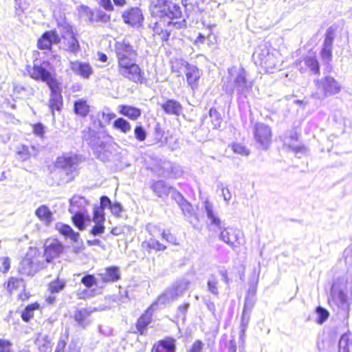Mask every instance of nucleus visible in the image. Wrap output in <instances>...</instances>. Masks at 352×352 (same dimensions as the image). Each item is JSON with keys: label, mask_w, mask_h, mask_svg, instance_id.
<instances>
[{"label": "nucleus", "mask_w": 352, "mask_h": 352, "mask_svg": "<svg viewBox=\"0 0 352 352\" xmlns=\"http://www.w3.org/2000/svg\"><path fill=\"white\" fill-rule=\"evenodd\" d=\"M142 246L146 250L150 251L155 250L157 251H161L166 250V247L163 244L160 243L158 241L154 239H150L147 241H144L142 243Z\"/></svg>", "instance_id": "42"}, {"label": "nucleus", "mask_w": 352, "mask_h": 352, "mask_svg": "<svg viewBox=\"0 0 352 352\" xmlns=\"http://www.w3.org/2000/svg\"><path fill=\"white\" fill-rule=\"evenodd\" d=\"M36 215L46 224H49L52 220V213L46 206H41L36 209Z\"/></svg>", "instance_id": "35"}, {"label": "nucleus", "mask_w": 352, "mask_h": 352, "mask_svg": "<svg viewBox=\"0 0 352 352\" xmlns=\"http://www.w3.org/2000/svg\"><path fill=\"white\" fill-rule=\"evenodd\" d=\"M188 17L189 14L187 12V11H186L185 16L183 18L182 20L177 21H173V20L166 21L170 34L174 30H181L187 28V19Z\"/></svg>", "instance_id": "36"}, {"label": "nucleus", "mask_w": 352, "mask_h": 352, "mask_svg": "<svg viewBox=\"0 0 352 352\" xmlns=\"http://www.w3.org/2000/svg\"><path fill=\"white\" fill-rule=\"evenodd\" d=\"M110 209L111 212L117 216H119L120 212L122 211V205L118 202H115L114 204H111Z\"/></svg>", "instance_id": "63"}, {"label": "nucleus", "mask_w": 352, "mask_h": 352, "mask_svg": "<svg viewBox=\"0 0 352 352\" xmlns=\"http://www.w3.org/2000/svg\"><path fill=\"white\" fill-rule=\"evenodd\" d=\"M91 312V310L85 308L76 310L74 312V318L75 321L78 322V326L82 328H85L90 324L91 320H89V316Z\"/></svg>", "instance_id": "30"}, {"label": "nucleus", "mask_w": 352, "mask_h": 352, "mask_svg": "<svg viewBox=\"0 0 352 352\" xmlns=\"http://www.w3.org/2000/svg\"><path fill=\"white\" fill-rule=\"evenodd\" d=\"M113 126L115 129L123 133H127L131 130V124L123 118H119L115 120L113 123Z\"/></svg>", "instance_id": "40"}, {"label": "nucleus", "mask_w": 352, "mask_h": 352, "mask_svg": "<svg viewBox=\"0 0 352 352\" xmlns=\"http://www.w3.org/2000/svg\"><path fill=\"white\" fill-rule=\"evenodd\" d=\"M119 113L131 120H137L142 114L140 109L130 105H119Z\"/></svg>", "instance_id": "31"}, {"label": "nucleus", "mask_w": 352, "mask_h": 352, "mask_svg": "<svg viewBox=\"0 0 352 352\" xmlns=\"http://www.w3.org/2000/svg\"><path fill=\"white\" fill-rule=\"evenodd\" d=\"M165 15L168 18L167 21L180 19L182 16V11L181 7L173 3L167 5L166 10H164Z\"/></svg>", "instance_id": "33"}, {"label": "nucleus", "mask_w": 352, "mask_h": 352, "mask_svg": "<svg viewBox=\"0 0 352 352\" xmlns=\"http://www.w3.org/2000/svg\"><path fill=\"white\" fill-rule=\"evenodd\" d=\"M153 311L151 308L147 309L138 318L136 322L138 332L143 335L148 325L151 322Z\"/></svg>", "instance_id": "27"}, {"label": "nucleus", "mask_w": 352, "mask_h": 352, "mask_svg": "<svg viewBox=\"0 0 352 352\" xmlns=\"http://www.w3.org/2000/svg\"><path fill=\"white\" fill-rule=\"evenodd\" d=\"M152 352H176V340L166 337L153 345Z\"/></svg>", "instance_id": "23"}, {"label": "nucleus", "mask_w": 352, "mask_h": 352, "mask_svg": "<svg viewBox=\"0 0 352 352\" xmlns=\"http://www.w3.org/2000/svg\"><path fill=\"white\" fill-rule=\"evenodd\" d=\"M328 301L330 306L338 309L340 319L343 322H347L349 317L350 303L347 294L340 289L336 283H333L331 286Z\"/></svg>", "instance_id": "4"}, {"label": "nucleus", "mask_w": 352, "mask_h": 352, "mask_svg": "<svg viewBox=\"0 0 352 352\" xmlns=\"http://www.w3.org/2000/svg\"><path fill=\"white\" fill-rule=\"evenodd\" d=\"M55 228L60 234L64 236L65 238L70 239V240H72L73 242L77 243L73 247L74 252L75 253H78L81 251L82 248L80 244L82 245V242L80 241V243H79L78 241L80 237L78 232H74L72 227L69 225L60 222L57 223Z\"/></svg>", "instance_id": "17"}, {"label": "nucleus", "mask_w": 352, "mask_h": 352, "mask_svg": "<svg viewBox=\"0 0 352 352\" xmlns=\"http://www.w3.org/2000/svg\"><path fill=\"white\" fill-rule=\"evenodd\" d=\"M42 267L43 262L39 250L36 248H30L20 263L19 272L33 276Z\"/></svg>", "instance_id": "5"}, {"label": "nucleus", "mask_w": 352, "mask_h": 352, "mask_svg": "<svg viewBox=\"0 0 352 352\" xmlns=\"http://www.w3.org/2000/svg\"><path fill=\"white\" fill-rule=\"evenodd\" d=\"M65 285L66 282L65 280L57 278L49 284L48 290L51 294L58 293L65 287Z\"/></svg>", "instance_id": "45"}, {"label": "nucleus", "mask_w": 352, "mask_h": 352, "mask_svg": "<svg viewBox=\"0 0 352 352\" xmlns=\"http://www.w3.org/2000/svg\"><path fill=\"white\" fill-rule=\"evenodd\" d=\"M95 225L90 230V234L93 236H100L104 233L105 228L103 225L104 222H94Z\"/></svg>", "instance_id": "53"}, {"label": "nucleus", "mask_w": 352, "mask_h": 352, "mask_svg": "<svg viewBox=\"0 0 352 352\" xmlns=\"http://www.w3.org/2000/svg\"><path fill=\"white\" fill-rule=\"evenodd\" d=\"M204 210L206 213L207 218L210 222V225L214 226L218 230H221V221L213 211L212 204L206 201L204 204Z\"/></svg>", "instance_id": "32"}, {"label": "nucleus", "mask_w": 352, "mask_h": 352, "mask_svg": "<svg viewBox=\"0 0 352 352\" xmlns=\"http://www.w3.org/2000/svg\"><path fill=\"white\" fill-rule=\"evenodd\" d=\"M179 208L182 210L184 215L186 218L192 223L190 219L192 218L195 215V212L192 208V205L186 200L182 205L179 206Z\"/></svg>", "instance_id": "47"}, {"label": "nucleus", "mask_w": 352, "mask_h": 352, "mask_svg": "<svg viewBox=\"0 0 352 352\" xmlns=\"http://www.w3.org/2000/svg\"><path fill=\"white\" fill-rule=\"evenodd\" d=\"M254 139L258 148L267 150L272 144V132L271 128L262 122H256L253 128Z\"/></svg>", "instance_id": "7"}, {"label": "nucleus", "mask_w": 352, "mask_h": 352, "mask_svg": "<svg viewBox=\"0 0 352 352\" xmlns=\"http://www.w3.org/2000/svg\"><path fill=\"white\" fill-rule=\"evenodd\" d=\"M335 37L336 29L331 26L325 32L324 39L320 51V56L322 61L328 65L332 60V49Z\"/></svg>", "instance_id": "13"}, {"label": "nucleus", "mask_w": 352, "mask_h": 352, "mask_svg": "<svg viewBox=\"0 0 352 352\" xmlns=\"http://www.w3.org/2000/svg\"><path fill=\"white\" fill-rule=\"evenodd\" d=\"M209 116L211 119V122L213 124L214 129L220 127L221 123V114L217 111L215 108H211L209 111Z\"/></svg>", "instance_id": "48"}, {"label": "nucleus", "mask_w": 352, "mask_h": 352, "mask_svg": "<svg viewBox=\"0 0 352 352\" xmlns=\"http://www.w3.org/2000/svg\"><path fill=\"white\" fill-rule=\"evenodd\" d=\"M248 304L245 306H243V313L241 319V327H248L250 318V312L248 311Z\"/></svg>", "instance_id": "56"}, {"label": "nucleus", "mask_w": 352, "mask_h": 352, "mask_svg": "<svg viewBox=\"0 0 352 352\" xmlns=\"http://www.w3.org/2000/svg\"><path fill=\"white\" fill-rule=\"evenodd\" d=\"M10 268V258L9 257L0 258V272L6 273Z\"/></svg>", "instance_id": "57"}, {"label": "nucleus", "mask_w": 352, "mask_h": 352, "mask_svg": "<svg viewBox=\"0 0 352 352\" xmlns=\"http://www.w3.org/2000/svg\"><path fill=\"white\" fill-rule=\"evenodd\" d=\"M63 38L67 41V50L72 53H76L80 50V45L78 39L74 34L71 28H67L66 34Z\"/></svg>", "instance_id": "28"}, {"label": "nucleus", "mask_w": 352, "mask_h": 352, "mask_svg": "<svg viewBox=\"0 0 352 352\" xmlns=\"http://www.w3.org/2000/svg\"><path fill=\"white\" fill-rule=\"evenodd\" d=\"M50 90V99L48 101V107L53 117L54 112L60 111L63 105V99L62 96V89L60 82L49 87Z\"/></svg>", "instance_id": "14"}, {"label": "nucleus", "mask_w": 352, "mask_h": 352, "mask_svg": "<svg viewBox=\"0 0 352 352\" xmlns=\"http://www.w3.org/2000/svg\"><path fill=\"white\" fill-rule=\"evenodd\" d=\"M82 162V156L76 153H69L57 157L55 166L61 170L60 180L63 183H69L78 175L79 166Z\"/></svg>", "instance_id": "3"}, {"label": "nucleus", "mask_w": 352, "mask_h": 352, "mask_svg": "<svg viewBox=\"0 0 352 352\" xmlns=\"http://www.w3.org/2000/svg\"><path fill=\"white\" fill-rule=\"evenodd\" d=\"M185 74L188 85L192 90L198 87L199 80L201 76V71L195 65H190L188 63L185 65Z\"/></svg>", "instance_id": "21"}, {"label": "nucleus", "mask_w": 352, "mask_h": 352, "mask_svg": "<svg viewBox=\"0 0 352 352\" xmlns=\"http://www.w3.org/2000/svg\"><path fill=\"white\" fill-rule=\"evenodd\" d=\"M314 82L318 90L322 94V98L336 95L342 89L341 84L329 75L317 79Z\"/></svg>", "instance_id": "9"}, {"label": "nucleus", "mask_w": 352, "mask_h": 352, "mask_svg": "<svg viewBox=\"0 0 352 352\" xmlns=\"http://www.w3.org/2000/svg\"><path fill=\"white\" fill-rule=\"evenodd\" d=\"M97 276L102 286L107 283L117 282L121 278L119 267L114 265L100 270V272L97 273Z\"/></svg>", "instance_id": "19"}, {"label": "nucleus", "mask_w": 352, "mask_h": 352, "mask_svg": "<svg viewBox=\"0 0 352 352\" xmlns=\"http://www.w3.org/2000/svg\"><path fill=\"white\" fill-rule=\"evenodd\" d=\"M83 141L92 149L96 158L108 162L111 157L110 147L113 138L104 131H96L88 127L82 131Z\"/></svg>", "instance_id": "1"}, {"label": "nucleus", "mask_w": 352, "mask_h": 352, "mask_svg": "<svg viewBox=\"0 0 352 352\" xmlns=\"http://www.w3.org/2000/svg\"><path fill=\"white\" fill-rule=\"evenodd\" d=\"M241 234L240 230L227 227L221 231L219 239L231 247L233 250H236L242 245L240 241Z\"/></svg>", "instance_id": "15"}, {"label": "nucleus", "mask_w": 352, "mask_h": 352, "mask_svg": "<svg viewBox=\"0 0 352 352\" xmlns=\"http://www.w3.org/2000/svg\"><path fill=\"white\" fill-rule=\"evenodd\" d=\"M134 136L137 140L143 142L146 140L147 133L142 126H136L134 129Z\"/></svg>", "instance_id": "51"}, {"label": "nucleus", "mask_w": 352, "mask_h": 352, "mask_svg": "<svg viewBox=\"0 0 352 352\" xmlns=\"http://www.w3.org/2000/svg\"><path fill=\"white\" fill-rule=\"evenodd\" d=\"M162 239L171 244H177L176 237L168 230H164L162 233Z\"/></svg>", "instance_id": "58"}, {"label": "nucleus", "mask_w": 352, "mask_h": 352, "mask_svg": "<svg viewBox=\"0 0 352 352\" xmlns=\"http://www.w3.org/2000/svg\"><path fill=\"white\" fill-rule=\"evenodd\" d=\"M22 283H23L22 279L15 278V277H12L9 279V280L8 282L7 289L10 292H11L13 289L19 288L22 285Z\"/></svg>", "instance_id": "55"}, {"label": "nucleus", "mask_w": 352, "mask_h": 352, "mask_svg": "<svg viewBox=\"0 0 352 352\" xmlns=\"http://www.w3.org/2000/svg\"><path fill=\"white\" fill-rule=\"evenodd\" d=\"M173 192L172 195V198L177 203L179 206L182 205L184 202L186 201V199H184L183 195L178 191L175 190L173 188Z\"/></svg>", "instance_id": "62"}, {"label": "nucleus", "mask_w": 352, "mask_h": 352, "mask_svg": "<svg viewBox=\"0 0 352 352\" xmlns=\"http://www.w3.org/2000/svg\"><path fill=\"white\" fill-rule=\"evenodd\" d=\"M316 313L318 316L316 322H317V323H318L320 324H322V323H324L328 319V318L329 316V311L326 309H324L320 306H319L316 308Z\"/></svg>", "instance_id": "49"}, {"label": "nucleus", "mask_w": 352, "mask_h": 352, "mask_svg": "<svg viewBox=\"0 0 352 352\" xmlns=\"http://www.w3.org/2000/svg\"><path fill=\"white\" fill-rule=\"evenodd\" d=\"M79 14L85 21L91 24H105L110 21L111 16L100 9H91L82 5L79 8Z\"/></svg>", "instance_id": "11"}, {"label": "nucleus", "mask_w": 352, "mask_h": 352, "mask_svg": "<svg viewBox=\"0 0 352 352\" xmlns=\"http://www.w3.org/2000/svg\"><path fill=\"white\" fill-rule=\"evenodd\" d=\"M85 215L82 212H75L72 217V221L75 226H76L80 230H82L85 228Z\"/></svg>", "instance_id": "46"}, {"label": "nucleus", "mask_w": 352, "mask_h": 352, "mask_svg": "<svg viewBox=\"0 0 352 352\" xmlns=\"http://www.w3.org/2000/svg\"><path fill=\"white\" fill-rule=\"evenodd\" d=\"M46 63L41 65L34 64L32 68L28 69L30 76L36 80L45 82L48 87L56 85L59 82L52 76V73L46 68Z\"/></svg>", "instance_id": "12"}, {"label": "nucleus", "mask_w": 352, "mask_h": 352, "mask_svg": "<svg viewBox=\"0 0 352 352\" xmlns=\"http://www.w3.org/2000/svg\"><path fill=\"white\" fill-rule=\"evenodd\" d=\"M151 188L155 195L160 198L167 197L170 191L173 190V188L167 186L163 180L154 182L151 186Z\"/></svg>", "instance_id": "29"}, {"label": "nucleus", "mask_w": 352, "mask_h": 352, "mask_svg": "<svg viewBox=\"0 0 352 352\" xmlns=\"http://www.w3.org/2000/svg\"><path fill=\"white\" fill-rule=\"evenodd\" d=\"M162 109L168 115L179 116L183 111L182 105L176 100L168 99L162 105Z\"/></svg>", "instance_id": "25"}, {"label": "nucleus", "mask_w": 352, "mask_h": 352, "mask_svg": "<svg viewBox=\"0 0 352 352\" xmlns=\"http://www.w3.org/2000/svg\"><path fill=\"white\" fill-rule=\"evenodd\" d=\"M190 283L183 279L175 282L170 287L166 289L164 292L158 297L160 304H166L177 300L187 290Z\"/></svg>", "instance_id": "10"}, {"label": "nucleus", "mask_w": 352, "mask_h": 352, "mask_svg": "<svg viewBox=\"0 0 352 352\" xmlns=\"http://www.w3.org/2000/svg\"><path fill=\"white\" fill-rule=\"evenodd\" d=\"M298 138L297 133L292 131L288 138H285L284 144L294 152L296 155L305 154L307 152V148L304 145L297 143Z\"/></svg>", "instance_id": "24"}, {"label": "nucleus", "mask_w": 352, "mask_h": 352, "mask_svg": "<svg viewBox=\"0 0 352 352\" xmlns=\"http://www.w3.org/2000/svg\"><path fill=\"white\" fill-rule=\"evenodd\" d=\"M122 18L124 23L132 27H139L144 21L142 10L137 7H132L123 11Z\"/></svg>", "instance_id": "16"}, {"label": "nucleus", "mask_w": 352, "mask_h": 352, "mask_svg": "<svg viewBox=\"0 0 352 352\" xmlns=\"http://www.w3.org/2000/svg\"><path fill=\"white\" fill-rule=\"evenodd\" d=\"M232 148V151L235 153L240 154L243 156H248L250 154V151L248 148H246L245 146L240 143L233 144Z\"/></svg>", "instance_id": "52"}, {"label": "nucleus", "mask_w": 352, "mask_h": 352, "mask_svg": "<svg viewBox=\"0 0 352 352\" xmlns=\"http://www.w3.org/2000/svg\"><path fill=\"white\" fill-rule=\"evenodd\" d=\"M61 39L55 30L45 32L38 40L37 47L41 50H51L52 45L58 44Z\"/></svg>", "instance_id": "18"}, {"label": "nucleus", "mask_w": 352, "mask_h": 352, "mask_svg": "<svg viewBox=\"0 0 352 352\" xmlns=\"http://www.w3.org/2000/svg\"><path fill=\"white\" fill-rule=\"evenodd\" d=\"M190 307V303L185 302L182 305L178 306L176 312V316L177 318H182L184 321L186 318V313L188 311V308Z\"/></svg>", "instance_id": "50"}, {"label": "nucleus", "mask_w": 352, "mask_h": 352, "mask_svg": "<svg viewBox=\"0 0 352 352\" xmlns=\"http://www.w3.org/2000/svg\"><path fill=\"white\" fill-rule=\"evenodd\" d=\"M116 118V114L113 113H109L102 111L98 113V124L102 129L104 128L107 125L109 124L111 121Z\"/></svg>", "instance_id": "41"}, {"label": "nucleus", "mask_w": 352, "mask_h": 352, "mask_svg": "<svg viewBox=\"0 0 352 352\" xmlns=\"http://www.w3.org/2000/svg\"><path fill=\"white\" fill-rule=\"evenodd\" d=\"M62 243L56 239H48L45 243V255L46 261L50 262L52 259L58 257L63 252Z\"/></svg>", "instance_id": "20"}, {"label": "nucleus", "mask_w": 352, "mask_h": 352, "mask_svg": "<svg viewBox=\"0 0 352 352\" xmlns=\"http://www.w3.org/2000/svg\"><path fill=\"white\" fill-rule=\"evenodd\" d=\"M69 67L72 71L83 78L88 79L93 74V69L91 65L87 63H82L78 60L70 61Z\"/></svg>", "instance_id": "22"}, {"label": "nucleus", "mask_w": 352, "mask_h": 352, "mask_svg": "<svg viewBox=\"0 0 352 352\" xmlns=\"http://www.w3.org/2000/svg\"><path fill=\"white\" fill-rule=\"evenodd\" d=\"M74 113L82 117H85L89 111V107L86 101L83 100H78L74 102Z\"/></svg>", "instance_id": "39"}, {"label": "nucleus", "mask_w": 352, "mask_h": 352, "mask_svg": "<svg viewBox=\"0 0 352 352\" xmlns=\"http://www.w3.org/2000/svg\"><path fill=\"white\" fill-rule=\"evenodd\" d=\"M228 74L230 81L226 85V93L232 96L236 91L237 95L246 96L252 87V82L248 81V73L245 69L233 67L228 69Z\"/></svg>", "instance_id": "2"}, {"label": "nucleus", "mask_w": 352, "mask_h": 352, "mask_svg": "<svg viewBox=\"0 0 352 352\" xmlns=\"http://www.w3.org/2000/svg\"><path fill=\"white\" fill-rule=\"evenodd\" d=\"M115 52L118 67L131 61H136L137 50L134 49L130 41L126 38L116 42Z\"/></svg>", "instance_id": "6"}, {"label": "nucleus", "mask_w": 352, "mask_h": 352, "mask_svg": "<svg viewBox=\"0 0 352 352\" xmlns=\"http://www.w3.org/2000/svg\"><path fill=\"white\" fill-rule=\"evenodd\" d=\"M226 347L228 349V352H236L237 345L234 338L226 344Z\"/></svg>", "instance_id": "64"}, {"label": "nucleus", "mask_w": 352, "mask_h": 352, "mask_svg": "<svg viewBox=\"0 0 352 352\" xmlns=\"http://www.w3.org/2000/svg\"><path fill=\"white\" fill-rule=\"evenodd\" d=\"M153 31L155 34L159 35L163 41H168L170 36L166 19H161L155 22Z\"/></svg>", "instance_id": "26"}, {"label": "nucleus", "mask_w": 352, "mask_h": 352, "mask_svg": "<svg viewBox=\"0 0 352 352\" xmlns=\"http://www.w3.org/2000/svg\"><path fill=\"white\" fill-rule=\"evenodd\" d=\"M17 158L21 161H26L31 156H35L36 155V150L34 146H25L23 145L17 152Z\"/></svg>", "instance_id": "34"}, {"label": "nucleus", "mask_w": 352, "mask_h": 352, "mask_svg": "<svg viewBox=\"0 0 352 352\" xmlns=\"http://www.w3.org/2000/svg\"><path fill=\"white\" fill-rule=\"evenodd\" d=\"M305 66L313 74H320V65L315 56H306L303 59Z\"/></svg>", "instance_id": "38"}, {"label": "nucleus", "mask_w": 352, "mask_h": 352, "mask_svg": "<svg viewBox=\"0 0 352 352\" xmlns=\"http://www.w3.org/2000/svg\"><path fill=\"white\" fill-rule=\"evenodd\" d=\"M81 283L83 284L87 288H91L94 285L102 287L100 285L99 278H97L93 274H86L81 279Z\"/></svg>", "instance_id": "44"}, {"label": "nucleus", "mask_w": 352, "mask_h": 352, "mask_svg": "<svg viewBox=\"0 0 352 352\" xmlns=\"http://www.w3.org/2000/svg\"><path fill=\"white\" fill-rule=\"evenodd\" d=\"M218 188L221 190L222 195L223 197V199L226 201H229L232 198V195L228 188H225L222 183H220L217 185Z\"/></svg>", "instance_id": "61"}, {"label": "nucleus", "mask_w": 352, "mask_h": 352, "mask_svg": "<svg viewBox=\"0 0 352 352\" xmlns=\"http://www.w3.org/2000/svg\"><path fill=\"white\" fill-rule=\"evenodd\" d=\"M40 308V305L37 302L32 303L25 307L21 313V317L23 321L28 322L33 317L35 310Z\"/></svg>", "instance_id": "37"}, {"label": "nucleus", "mask_w": 352, "mask_h": 352, "mask_svg": "<svg viewBox=\"0 0 352 352\" xmlns=\"http://www.w3.org/2000/svg\"><path fill=\"white\" fill-rule=\"evenodd\" d=\"M218 285L219 280L217 276L214 274H210L207 280V288L208 290L215 296H218L219 294Z\"/></svg>", "instance_id": "43"}, {"label": "nucleus", "mask_w": 352, "mask_h": 352, "mask_svg": "<svg viewBox=\"0 0 352 352\" xmlns=\"http://www.w3.org/2000/svg\"><path fill=\"white\" fill-rule=\"evenodd\" d=\"M203 348V342L199 340H197L186 352H202Z\"/></svg>", "instance_id": "59"}, {"label": "nucleus", "mask_w": 352, "mask_h": 352, "mask_svg": "<svg viewBox=\"0 0 352 352\" xmlns=\"http://www.w3.org/2000/svg\"><path fill=\"white\" fill-rule=\"evenodd\" d=\"M118 69L120 74L135 83L146 84L147 82L144 71L136 64V61L120 65Z\"/></svg>", "instance_id": "8"}, {"label": "nucleus", "mask_w": 352, "mask_h": 352, "mask_svg": "<svg viewBox=\"0 0 352 352\" xmlns=\"http://www.w3.org/2000/svg\"><path fill=\"white\" fill-rule=\"evenodd\" d=\"M94 222H104V210L102 208L95 207L94 209Z\"/></svg>", "instance_id": "54"}, {"label": "nucleus", "mask_w": 352, "mask_h": 352, "mask_svg": "<svg viewBox=\"0 0 352 352\" xmlns=\"http://www.w3.org/2000/svg\"><path fill=\"white\" fill-rule=\"evenodd\" d=\"M12 343L4 339H0V352H11Z\"/></svg>", "instance_id": "60"}]
</instances>
